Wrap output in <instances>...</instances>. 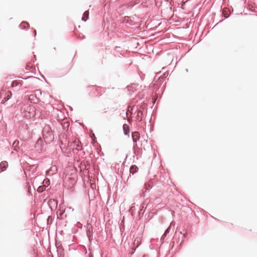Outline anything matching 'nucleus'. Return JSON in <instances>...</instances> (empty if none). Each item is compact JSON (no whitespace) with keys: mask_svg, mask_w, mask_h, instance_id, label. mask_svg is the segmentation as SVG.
I'll return each mask as SVG.
<instances>
[{"mask_svg":"<svg viewBox=\"0 0 257 257\" xmlns=\"http://www.w3.org/2000/svg\"><path fill=\"white\" fill-rule=\"evenodd\" d=\"M141 243V239L140 238L136 239L134 240V244L136 247H138Z\"/></svg>","mask_w":257,"mask_h":257,"instance_id":"nucleus-8","label":"nucleus"},{"mask_svg":"<svg viewBox=\"0 0 257 257\" xmlns=\"http://www.w3.org/2000/svg\"><path fill=\"white\" fill-rule=\"evenodd\" d=\"M8 166V163L6 161L2 162L0 163V173L5 171Z\"/></svg>","mask_w":257,"mask_h":257,"instance_id":"nucleus-3","label":"nucleus"},{"mask_svg":"<svg viewBox=\"0 0 257 257\" xmlns=\"http://www.w3.org/2000/svg\"><path fill=\"white\" fill-rule=\"evenodd\" d=\"M12 92L9 90H2L0 92V99L2 103H5L12 96Z\"/></svg>","mask_w":257,"mask_h":257,"instance_id":"nucleus-2","label":"nucleus"},{"mask_svg":"<svg viewBox=\"0 0 257 257\" xmlns=\"http://www.w3.org/2000/svg\"><path fill=\"white\" fill-rule=\"evenodd\" d=\"M45 185H44V186H45L46 184H48H48H49V180H45Z\"/></svg>","mask_w":257,"mask_h":257,"instance_id":"nucleus-14","label":"nucleus"},{"mask_svg":"<svg viewBox=\"0 0 257 257\" xmlns=\"http://www.w3.org/2000/svg\"><path fill=\"white\" fill-rule=\"evenodd\" d=\"M45 188V187L44 186H40L38 188L37 191L39 192H42Z\"/></svg>","mask_w":257,"mask_h":257,"instance_id":"nucleus-9","label":"nucleus"},{"mask_svg":"<svg viewBox=\"0 0 257 257\" xmlns=\"http://www.w3.org/2000/svg\"><path fill=\"white\" fill-rule=\"evenodd\" d=\"M43 137L45 142L50 143L54 140V135L49 126H45L43 131Z\"/></svg>","mask_w":257,"mask_h":257,"instance_id":"nucleus-1","label":"nucleus"},{"mask_svg":"<svg viewBox=\"0 0 257 257\" xmlns=\"http://www.w3.org/2000/svg\"><path fill=\"white\" fill-rule=\"evenodd\" d=\"M138 170L139 168L136 165H133L130 168V172L132 174H134L137 172H138Z\"/></svg>","mask_w":257,"mask_h":257,"instance_id":"nucleus-5","label":"nucleus"},{"mask_svg":"<svg viewBox=\"0 0 257 257\" xmlns=\"http://www.w3.org/2000/svg\"><path fill=\"white\" fill-rule=\"evenodd\" d=\"M123 129L125 135H127L130 133V128L127 124H124L123 125Z\"/></svg>","mask_w":257,"mask_h":257,"instance_id":"nucleus-6","label":"nucleus"},{"mask_svg":"<svg viewBox=\"0 0 257 257\" xmlns=\"http://www.w3.org/2000/svg\"><path fill=\"white\" fill-rule=\"evenodd\" d=\"M88 17H89V11H86L84 13V14L83 15V17L82 18V20L83 21H86L88 19Z\"/></svg>","mask_w":257,"mask_h":257,"instance_id":"nucleus-7","label":"nucleus"},{"mask_svg":"<svg viewBox=\"0 0 257 257\" xmlns=\"http://www.w3.org/2000/svg\"><path fill=\"white\" fill-rule=\"evenodd\" d=\"M142 114H143V112H142V111L139 110V111H138V112L137 115H138V116L139 117L140 115H142Z\"/></svg>","mask_w":257,"mask_h":257,"instance_id":"nucleus-13","label":"nucleus"},{"mask_svg":"<svg viewBox=\"0 0 257 257\" xmlns=\"http://www.w3.org/2000/svg\"><path fill=\"white\" fill-rule=\"evenodd\" d=\"M19 142L18 141H15L13 144V147L14 148H15V150H16V148L17 147H18V146L19 145Z\"/></svg>","mask_w":257,"mask_h":257,"instance_id":"nucleus-10","label":"nucleus"},{"mask_svg":"<svg viewBox=\"0 0 257 257\" xmlns=\"http://www.w3.org/2000/svg\"><path fill=\"white\" fill-rule=\"evenodd\" d=\"M29 26V24L26 22H23L21 24V27L22 28H26Z\"/></svg>","mask_w":257,"mask_h":257,"instance_id":"nucleus-11","label":"nucleus"},{"mask_svg":"<svg viewBox=\"0 0 257 257\" xmlns=\"http://www.w3.org/2000/svg\"><path fill=\"white\" fill-rule=\"evenodd\" d=\"M132 138L133 141L134 142H137V141L140 138V134L138 132H135L132 133Z\"/></svg>","mask_w":257,"mask_h":257,"instance_id":"nucleus-4","label":"nucleus"},{"mask_svg":"<svg viewBox=\"0 0 257 257\" xmlns=\"http://www.w3.org/2000/svg\"><path fill=\"white\" fill-rule=\"evenodd\" d=\"M77 147H78V148H77V149L78 150H79V145H77Z\"/></svg>","mask_w":257,"mask_h":257,"instance_id":"nucleus-15","label":"nucleus"},{"mask_svg":"<svg viewBox=\"0 0 257 257\" xmlns=\"http://www.w3.org/2000/svg\"><path fill=\"white\" fill-rule=\"evenodd\" d=\"M19 82L17 81H14L12 84V86L14 87L16 86L19 84Z\"/></svg>","mask_w":257,"mask_h":257,"instance_id":"nucleus-12","label":"nucleus"}]
</instances>
